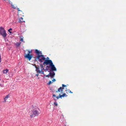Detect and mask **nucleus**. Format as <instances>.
Segmentation results:
<instances>
[{
  "label": "nucleus",
  "instance_id": "obj_1",
  "mask_svg": "<svg viewBox=\"0 0 126 126\" xmlns=\"http://www.w3.org/2000/svg\"><path fill=\"white\" fill-rule=\"evenodd\" d=\"M43 65H49V66H47L46 68H48L49 67L50 68V71H56L57 69L53 64L52 61L51 60H45L43 63Z\"/></svg>",
  "mask_w": 126,
  "mask_h": 126
},
{
  "label": "nucleus",
  "instance_id": "obj_2",
  "mask_svg": "<svg viewBox=\"0 0 126 126\" xmlns=\"http://www.w3.org/2000/svg\"><path fill=\"white\" fill-rule=\"evenodd\" d=\"M62 87H60V88H59L58 89V90L56 91V93L59 92H60L61 94H63L64 93L63 90L64 89H66L65 91L67 93V92H69L70 93H73V92H71L69 89H67V85L62 84Z\"/></svg>",
  "mask_w": 126,
  "mask_h": 126
},
{
  "label": "nucleus",
  "instance_id": "obj_3",
  "mask_svg": "<svg viewBox=\"0 0 126 126\" xmlns=\"http://www.w3.org/2000/svg\"><path fill=\"white\" fill-rule=\"evenodd\" d=\"M40 66H38V67L36 66V71L37 72L39 73H41L44 74V71H43V70L44 69V68H43V66L42 64L40 65Z\"/></svg>",
  "mask_w": 126,
  "mask_h": 126
},
{
  "label": "nucleus",
  "instance_id": "obj_4",
  "mask_svg": "<svg viewBox=\"0 0 126 126\" xmlns=\"http://www.w3.org/2000/svg\"><path fill=\"white\" fill-rule=\"evenodd\" d=\"M46 58L44 57L43 55H41L38 56L35 58V60L38 61L42 63L43 62V61L46 60Z\"/></svg>",
  "mask_w": 126,
  "mask_h": 126
},
{
  "label": "nucleus",
  "instance_id": "obj_5",
  "mask_svg": "<svg viewBox=\"0 0 126 126\" xmlns=\"http://www.w3.org/2000/svg\"><path fill=\"white\" fill-rule=\"evenodd\" d=\"M0 34L2 35L4 38H5L7 35L5 30L2 27H0Z\"/></svg>",
  "mask_w": 126,
  "mask_h": 126
},
{
  "label": "nucleus",
  "instance_id": "obj_6",
  "mask_svg": "<svg viewBox=\"0 0 126 126\" xmlns=\"http://www.w3.org/2000/svg\"><path fill=\"white\" fill-rule=\"evenodd\" d=\"M33 114L30 115V117L31 118H32L33 115H34V116H38L39 114V112L38 110H33L32 111Z\"/></svg>",
  "mask_w": 126,
  "mask_h": 126
},
{
  "label": "nucleus",
  "instance_id": "obj_7",
  "mask_svg": "<svg viewBox=\"0 0 126 126\" xmlns=\"http://www.w3.org/2000/svg\"><path fill=\"white\" fill-rule=\"evenodd\" d=\"M33 57L32 55V54H26L24 55V57L25 58L28 59L29 61H30L32 58Z\"/></svg>",
  "mask_w": 126,
  "mask_h": 126
},
{
  "label": "nucleus",
  "instance_id": "obj_8",
  "mask_svg": "<svg viewBox=\"0 0 126 126\" xmlns=\"http://www.w3.org/2000/svg\"><path fill=\"white\" fill-rule=\"evenodd\" d=\"M17 9L18 11L17 13L18 16H23L24 13L22 11L19 10V9L18 8H17Z\"/></svg>",
  "mask_w": 126,
  "mask_h": 126
},
{
  "label": "nucleus",
  "instance_id": "obj_9",
  "mask_svg": "<svg viewBox=\"0 0 126 126\" xmlns=\"http://www.w3.org/2000/svg\"><path fill=\"white\" fill-rule=\"evenodd\" d=\"M35 52L36 54H37L38 55V56L42 55V53L40 51L38 50H35Z\"/></svg>",
  "mask_w": 126,
  "mask_h": 126
},
{
  "label": "nucleus",
  "instance_id": "obj_10",
  "mask_svg": "<svg viewBox=\"0 0 126 126\" xmlns=\"http://www.w3.org/2000/svg\"><path fill=\"white\" fill-rule=\"evenodd\" d=\"M49 74L50 75V77L51 78H52L54 77L55 75V74L54 72H50L49 73Z\"/></svg>",
  "mask_w": 126,
  "mask_h": 126
},
{
  "label": "nucleus",
  "instance_id": "obj_11",
  "mask_svg": "<svg viewBox=\"0 0 126 126\" xmlns=\"http://www.w3.org/2000/svg\"><path fill=\"white\" fill-rule=\"evenodd\" d=\"M60 94H59V96H56L55 94H53V97H56V98H54V99L55 100H56L57 99H58L60 98H61V97H60Z\"/></svg>",
  "mask_w": 126,
  "mask_h": 126
},
{
  "label": "nucleus",
  "instance_id": "obj_12",
  "mask_svg": "<svg viewBox=\"0 0 126 126\" xmlns=\"http://www.w3.org/2000/svg\"><path fill=\"white\" fill-rule=\"evenodd\" d=\"M18 22H19L22 23L24 22L25 21L23 20V18L21 17L19 19Z\"/></svg>",
  "mask_w": 126,
  "mask_h": 126
},
{
  "label": "nucleus",
  "instance_id": "obj_13",
  "mask_svg": "<svg viewBox=\"0 0 126 126\" xmlns=\"http://www.w3.org/2000/svg\"><path fill=\"white\" fill-rule=\"evenodd\" d=\"M11 4L13 8L14 9H16V8L17 6L16 5H14L12 4V3L11 2L10 3V2H9Z\"/></svg>",
  "mask_w": 126,
  "mask_h": 126
},
{
  "label": "nucleus",
  "instance_id": "obj_14",
  "mask_svg": "<svg viewBox=\"0 0 126 126\" xmlns=\"http://www.w3.org/2000/svg\"><path fill=\"white\" fill-rule=\"evenodd\" d=\"M67 95L65 93H63L62 95H60V97H61V98L62 97H67Z\"/></svg>",
  "mask_w": 126,
  "mask_h": 126
},
{
  "label": "nucleus",
  "instance_id": "obj_15",
  "mask_svg": "<svg viewBox=\"0 0 126 126\" xmlns=\"http://www.w3.org/2000/svg\"><path fill=\"white\" fill-rule=\"evenodd\" d=\"M9 95H8L6 96L5 97V98H4V102H5L6 101L7 99L9 97Z\"/></svg>",
  "mask_w": 126,
  "mask_h": 126
},
{
  "label": "nucleus",
  "instance_id": "obj_16",
  "mask_svg": "<svg viewBox=\"0 0 126 126\" xmlns=\"http://www.w3.org/2000/svg\"><path fill=\"white\" fill-rule=\"evenodd\" d=\"M20 41H21L23 42V37L22 36H20Z\"/></svg>",
  "mask_w": 126,
  "mask_h": 126
},
{
  "label": "nucleus",
  "instance_id": "obj_17",
  "mask_svg": "<svg viewBox=\"0 0 126 126\" xmlns=\"http://www.w3.org/2000/svg\"><path fill=\"white\" fill-rule=\"evenodd\" d=\"M8 71V70L6 69L5 70H3V73L4 74H5L7 73Z\"/></svg>",
  "mask_w": 126,
  "mask_h": 126
},
{
  "label": "nucleus",
  "instance_id": "obj_18",
  "mask_svg": "<svg viewBox=\"0 0 126 126\" xmlns=\"http://www.w3.org/2000/svg\"><path fill=\"white\" fill-rule=\"evenodd\" d=\"M12 29L11 28H10L9 29L8 31V32L10 33H12V32L11 31L12 30Z\"/></svg>",
  "mask_w": 126,
  "mask_h": 126
},
{
  "label": "nucleus",
  "instance_id": "obj_19",
  "mask_svg": "<svg viewBox=\"0 0 126 126\" xmlns=\"http://www.w3.org/2000/svg\"><path fill=\"white\" fill-rule=\"evenodd\" d=\"M54 105L55 106H58V104H57L56 102H55L54 103Z\"/></svg>",
  "mask_w": 126,
  "mask_h": 126
},
{
  "label": "nucleus",
  "instance_id": "obj_20",
  "mask_svg": "<svg viewBox=\"0 0 126 126\" xmlns=\"http://www.w3.org/2000/svg\"><path fill=\"white\" fill-rule=\"evenodd\" d=\"M28 54H31L32 53V52L31 51L28 50Z\"/></svg>",
  "mask_w": 126,
  "mask_h": 126
},
{
  "label": "nucleus",
  "instance_id": "obj_21",
  "mask_svg": "<svg viewBox=\"0 0 126 126\" xmlns=\"http://www.w3.org/2000/svg\"><path fill=\"white\" fill-rule=\"evenodd\" d=\"M20 43H18L16 44V46H19L20 45Z\"/></svg>",
  "mask_w": 126,
  "mask_h": 126
},
{
  "label": "nucleus",
  "instance_id": "obj_22",
  "mask_svg": "<svg viewBox=\"0 0 126 126\" xmlns=\"http://www.w3.org/2000/svg\"><path fill=\"white\" fill-rule=\"evenodd\" d=\"M51 83V81H49V82L48 83V85H49Z\"/></svg>",
  "mask_w": 126,
  "mask_h": 126
},
{
  "label": "nucleus",
  "instance_id": "obj_23",
  "mask_svg": "<svg viewBox=\"0 0 126 126\" xmlns=\"http://www.w3.org/2000/svg\"><path fill=\"white\" fill-rule=\"evenodd\" d=\"M49 76H50V75L49 74H48V75H46V76L47 77H49Z\"/></svg>",
  "mask_w": 126,
  "mask_h": 126
},
{
  "label": "nucleus",
  "instance_id": "obj_24",
  "mask_svg": "<svg viewBox=\"0 0 126 126\" xmlns=\"http://www.w3.org/2000/svg\"><path fill=\"white\" fill-rule=\"evenodd\" d=\"M46 60H49V58L48 57H47L46 58Z\"/></svg>",
  "mask_w": 126,
  "mask_h": 126
},
{
  "label": "nucleus",
  "instance_id": "obj_25",
  "mask_svg": "<svg viewBox=\"0 0 126 126\" xmlns=\"http://www.w3.org/2000/svg\"><path fill=\"white\" fill-rule=\"evenodd\" d=\"M52 81L53 82H54L56 81V80L55 79H54L52 80Z\"/></svg>",
  "mask_w": 126,
  "mask_h": 126
},
{
  "label": "nucleus",
  "instance_id": "obj_26",
  "mask_svg": "<svg viewBox=\"0 0 126 126\" xmlns=\"http://www.w3.org/2000/svg\"><path fill=\"white\" fill-rule=\"evenodd\" d=\"M3 84H0V86L1 87H3Z\"/></svg>",
  "mask_w": 126,
  "mask_h": 126
},
{
  "label": "nucleus",
  "instance_id": "obj_27",
  "mask_svg": "<svg viewBox=\"0 0 126 126\" xmlns=\"http://www.w3.org/2000/svg\"><path fill=\"white\" fill-rule=\"evenodd\" d=\"M1 61V56H0V63Z\"/></svg>",
  "mask_w": 126,
  "mask_h": 126
},
{
  "label": "nucleus",
  "instance_id": "obj_28",
  "mask_svg": "<svg viewBox=\"0 0 126 126\" xmlns=\"http://www.w3.org/2000/svg\"><path fill=\"white\" fill-rule=\"evenodd\" d=\"M36 75L37 76V77H38V74H37Z\"/></svg>",
  "mask_w": 126,
  "mask_h": 126
}]
</instances>
